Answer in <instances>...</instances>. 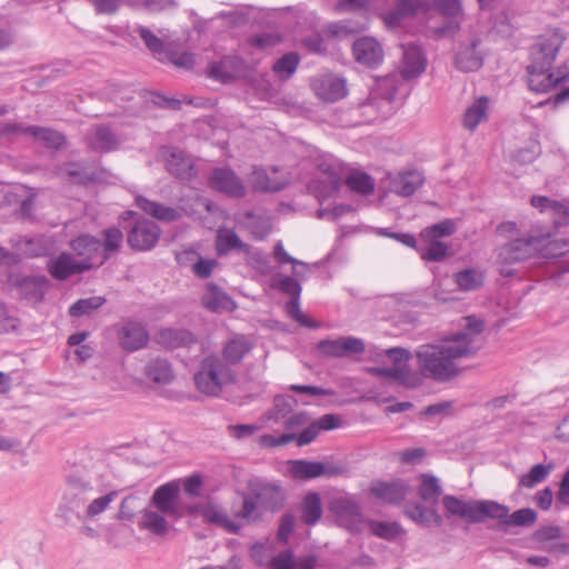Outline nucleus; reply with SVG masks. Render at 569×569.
Here are the masks:
<instances>
[{"mask_svg":"<svg viewBox=\"0 0 569 569\" xmlns=\"http://www.w3.org/2000/svg\"><path fill=\"white\" fill-rule=\"evenodd\" d=\"M117 338L119 346L123 350L133 352L144 348L149 342L150 336L141 321L129 319L119 327Z\"/></svg>","mask_w":569,"mask_h":569,"instance_id":"10","label":"nucleus"},{"mask_svg":"<svg viewBox=\"0 0 569 569\" xmlns=\"http://www.w3.org/2000/svg\"><path fill=\"white\" fill-rule=\"evenodd\" d=\"M248 244L241 241L239 236L231 229H219L217 232L216 249L219 256L227 254L232 250L248 251Z\"/></svg>","mask_w":569,"mask_h":569,"instance_id":"40","label":"nucleus"},{"mask_svg":"<svg viewBox=\"0 0 569 569\" xmlns=\"http://www.w3.org/2000/svg\"><path fill=\"white\" fill-rule=\"evenodd\" d=\"M543 241V237H528L506 243L499 249L497 262L499 264H512L525 261L538 253Z\"/></svg>","mask_w":569,"mask_h":569,"instance_id":"6","label":"nucleus"},{"mask_svg":"<svg viewBox=\"0 0 569 569\" xmlns=\"http://www.w3.org/2000/svg\"><path fill=\"white\" fill-rule=\"evenodd\" d=\"M70 248L80 258L78 262L84 271L93 267H100L101 259V241L90 234H80L70 242Z\"/></svg>","mask_w":569,"mask_h":569,"instance_id":"11","label":"nucleus"},{"mask_svg":"<svg viewBox=\"0 0 569 569\" xmlns=\"http://www.w3.org/2000/svg\"><path fill=\"white\" fill-rule=\"evenodd\" d=\"M86 140L89 148L98 152H109L119 146L117 136L107 126H96L88 130Z\"/></svg>","mask_w":569,"mask_h":569,"instance_id":"23","label":"nucleus"},{"mask_svg":"<svg viewBox=\"0 0 569 569\" xmlns=\"http://www.w3.org/2000/svg\"><path fill=\"white\" fill-rule=\"evenodd\" d=\"M166 516L167 515L160 512L158 509L143 508L139 520V528L157 536H163L169 530Z\"/></svg>","mask_w":569,"mask_h":569,"instance_id":"37","label":"nucleus"},{"mask_svg":"<svg viewBox=\"0 0 569 569\" xmlns=\"http://www.w3.org/2000/svg\"><path fill=\"white\" fill-rule=\"evenodd\" d=\"M316 349L325 358H346L361 355L366 350V345L362 339L348 336L320 340Z\"/></svg>","mask_w":569,"mask_h":569,"instance_id":"7","label":"nucleus"},{"mask_svg":"<svg viewBox=\"0 0 569 569\" xmlns=\"http://www.w3.org/2000/svg\"><path fill=\"white\" fill-rule=\"evenodd\" d=\"M97 493L96 488L89 476L84 472L76 471L67 476L62 492L63 506L69 510H76L82 507Z\"/></svg>","mask_w":569,"mask_h":569,"instance_id":"5","label":"nucleus"},{"mask_svg":"<svg viewBox=\"0 0 569 569\" xmlns=\"http://www.w3.org/2000/svg\"><path fill=\"white\" fill-rule=\"evenodd\" d=\"M299 63V54L288 52L273 63L272 70L281 80H287L296 72Z\"/></svg>","mask_w":569,"mask_h":569,"instance_id":"49","label":"nucleus"},{"mask_svg":"<svg viewBox=\"0 0 569 569\" xmlns=\"http://www.w3.org/2000/svg\"><path fill=\"white\" fill-rule=\"evenodd\" d=\"M350 113L353 126L371 123L380 116V101L372 97L368 101L352 107Z\"/></svg>","mask_w":569,"mask_h":569,"instance_id":"38","label":"nucleus"},{"mask_svg":"<svg viewBox=\"0 0 569 569\" xmlns=\"http://www.w3.org/2000/svg\"><path fill=\"white\" fill-rule=\"evenodd\" d=\"M302 510V520L307 525H315L322 516V506L320 496L317 492L308 493L301 506Z\"/></svg>","mask_w":569,"mask_h":569,"instance_id":"44","label":"nucleus"},{"mask_svg":"<svg viewBox=\"0 0 569 569\" xmlns=\"http://www.w3.org/2000/svg\"><path fill=\"white\" fill-rule=\"evenodd\" d=\"M541 237L545 238V241L541 243V248L538 250L541 257L550 259L569 253V240H549V236L543 234Z\"/></svg>","mask_w":569,"mask_h":569,"instance_id":"52","label":"nucleus"},{"mask_svg":"<svg viewBox=\"0 0 569 569\" xmlns=\"http://www.w3.org/2000/svg\"><path fill=\"white\" fill-rule=\"evenodd\" d=\"M159 226L150 220L136 221L127 234V242L136 251L151 250L160 238Z\"/></svg>","mask_w":569,"mask_h":569,"instance_id":"9","label":"nucleus"},{"mask_svg":"<svg viewBox=\"0 0 569 569\" xmlns=\"http://www.w3.org/2000/svg\"><path fill=\"white\" fill-rule=\"evenodd\" d=\"M236 380V370L230 369L217 353L203 357L193 373L197 390L208 397L220 396L223 388L234 383Z\"/></svg>","mask_w":569,"mask_h":569,"instance_id":"3","label":"nucleus"},{"mask_svg":"<svg viewBox=\"0 0 569 569\" xmlns=\"http://www.w3.org/2000/svg\"><path fill=\"white\" fill-rule=\"evenodd\" d=\"M423 181L425 178L420 171L410 170L400 173L392 181V186L396 193L402 197H410L422 186Z\"/></svg>","mask_w":569,"mask_h":569,"instance_id":"36","label":"nucleus"},{"mask_svg":"<svg viewBox=\"0 0 569 569\" xmlns=\"http://www.w3.org/2000/svg\"><path fill=\"white\" fill-rule=\"evenodd\" d=\"M269 569H297L295 553L291 550H283L270 558Z\"/></svg>","mask_w":569,"mask_h":569,"instance_id":"61","label":"nucleus"},{"mask_svg":"<svg viewBox=\"0 0 569 569\" xmlns=\"http://www.w3.org/2000/svg\"><path fill=\"white\" fill-rule=\"evenodd\" d=\"M271 287L290 296V298H300L301 286L292 277L277 276L272 279Z\"/></svg>","mask_w":569,"mask_h":569,"instance_id":"58","label":"nucleus"},{"mask_svg":"<svg viewBox=\"0 0 569 569\" xmlns=\"http://www.w3.org/2000/svg\"><path fill=\"white\" fill-rule=\"evenodd\" d=\"M202 306L216 313L231 312L237 308L233 299L214 283H207L201 297Z\"/></svg>","mask_w":569,"mask_h":569,"instance_id":"16","label":"nucleus"},{"mask_svg":"<svg viewBox=\"0 0 569 569\" xmlns=\"http://www.w3.org/2000/svg\"><path fill=\"white\" fill-rule=\"evenodd\" d=\"M353 56L356 60L368 67H376L381 63L383 52L380 43L370 37L360 38L355 41Z\"/></svg>","mask_w":569,"mask_h":569,"instance_id":"19","label":"nucleus"},{"mask_svg":"<svg viewBox=\"0 0 569 569\" xmlns=\"http://www.w3.org/2000/svg\"><path fill=\"white\" fill-rule=\"evenodd\" d=\"M456 232L455 222L450 219L442 220L432 226L426 227L421 232L420 237L423 240H439L443 237H450Z\"/></svg>","mask_w":569,"mask_h":569,"instance_id":"50","label":"nucleus"},{"mask_svg":"<svg viewBox=\"0 0 569 569\" xmlns=\"http://www.w3.org/2000/svg\"><path fill=\"white\" fill-rule=\"evenodd\" d=\"M157 339L159 343L170 349L187 347L196 342V337L191 331L173 328L160 330Z\"/></svg>","mask_w":569,"mask_h":569,"instance_id":"32","label":"nucleus"},{"mask_svg":"<svg viewBox=\"0 0 569 569\" xmlns=\"http://www.w3.org/2000/svg\"><path fill=\"white\" fill-rule=\"evenodd\" d=\"M553 468L555 466L551 462L548 465L538 463L532 466L527 473L520 477L519 486L528 489L536 487L549 477Z\"/></svg>","mask_w":569,"mask_h":569,"instance_id":"47","label":"nucleus"},{"mask_svg":"<svg viewBox=\"0 0 569 569\" xmlns=\"http://www.w3.org/2000/svg\"><path fill=\"white\" fill-rule=\"evenodd\" d=\"M369 528L371 532L387 540L396 538L400 533V526L397 522L370 521Z\"/></svg>","mask_w":569,"mask_h":569,"instance_id":"59","label":"nucleus"},{"mask_svg":"<svg viewBox=\"0 0 569 569\" xmlns=\"http://www.w3.org/2000/svg\"><path fill=\"white\" fill-rule=\"evenodd\" d=\"M26 132H29V136L33 137L36 140L42 142L47 148L50 149H59L64 142L66 138L62 133L51 128L39 127V126H27L24 129Z\"/></svg>","mask_w":569,"mask_h":569,"instance_id":"42","label":"nucleus"},{"mask_svg":"<svg viewBox=\"0 0 569 569\" xmlns=\"http://www.w3.org/2000/svg\"><path fill=\"white\" fill-rule=\"evenodd\" d=\"M166 168L174 177L181 180L191 179L196 171L192 161L183 152L166 148Z\"/></svg>","mask_w":569,"mask_h":569,"instance_id":"21","label":"nucleus"},{"mask_svg":"<svg viewBox=\"0 0 569 569\" xmlns=\"http://www.w3.org/2000/svg\"><path fill=\"white\" fill-rule=\"evenodd\" d=\"M479 40L472 39L469 44L462 46L456 54L457 67L465 71H476L482 66V54L478 51Z\"/></svg>","mask_w":569,"mask_h":569,"instance_id":"30","label":"nucleus"},{"mask_svg":"<svg viewBox=\"0 0 569 569\" xmlns=\"http://www.w3.org/2000/svg\"><path fill=\"white\" fill-rule=\"evenodd\" d=\"M250 492L258 500L260 508L271 512L280 510L286 499L283 489L274 482L257 481L250 485Z\"/></svg>","mask_w":569,"mask_h":569,"instance_id":"12","label":"nucleus"},{"mask_svg":"<svg viewBox=\"0 0 569 569\" xmlns=\"http://www.w3.org/2000/svg\"><path fill=\"white\" fill-rule=\"evenodd\" d=\"M402 54L401 73L405 79L416 78L425 71L427 60L420 47L411 43L403 44Z\"/></svg>","mask_w":569,"mask_h":569,"instance_id":"22","label":"nucleus"},{"mask_svg":"<svg viewBox=\"0 0 569 569\" xmlns=\"http://www.w3.org/2000/svg\"><path fill=\"white\" fill-rule=\"evenodd\" d=\"M428 246L421 250L420 256L425 261H441L448 256L449 246L440 240H426Z\"/></svg>","mask_w":569,"mask_h":569,"instance_id":"55","label":"nucleus"},{"mask_svg":"<svg viewBox=\"0 0 569 569\" xmlns=\"http://www.w3.org/2000/svg\"><path fill=\"white\" fill-rule=\"evenodd\" d=\"M483 322L475 317L466 318V328L441 345L420 346L416 351L417 362L423 378L439 383L449 382L462 373L458 361L477 353L476 338L482 332Z\"/></svg>","mask_w":569,"mask_h":569,"instance_id":"1","label":"nucleus"},{"mask_svg":"<svg viewBox=\"0 0 569 569\" xmlns=\"http://www.w3.org/2000/svg\"><path fill=\"white\" fill-rule=\"evenodd\" d=\"M18 289L23 299L39 302L48 289V279L43 276L24 277L19 281Z\"/></svg>","mask_w":569,"mask_h":569,"instance_id":"31","label":"nucleus"},{"mask_svg":"<svg viewBox=\"0 0 569 569\" xmlns=\"http://www.w3.org/2000/svg\"><path fill=\"white\" fill-rule=\"evenodd\" d=\"M369 371L376 377L390 378L409 388H416L422 382L421 377L410 368L375 367Z\"/></svg>","mask_w":569,"mask_h":569,"instance_id":"27","label":"nucleus"},{"mask_svg":"<svg viewBox=\"0 0 569 569\" xmlns=\"http://www.w3.org/2000/svg\"><path fill=\"white\" fill-rule=\"evenodd\" d=\"M443 507L448 516H458L471 523L483 522L489 517H499L501 510L492 500H468L463 501L455 496H445Z\"/></svg>","mask_w":569,"mask_h":569,"instance_id":"4","label":"nucleus"},{"mask_svg":"<svg viewBox=\"0 0 569 569\" xmlns=\"http://www.w3.org/2000/svg\"><path fill=\"white\" fill-rule=\"evenodd\" d=\"M118 497V491L113 490L108 492L104 496L98 497V498H91L89 505L86 508V517L87 518H94L99 515H101L103 511L107 510L109 505L116 500Z\"/></svg>","mask_w":569,"mask_h":569,"instance_id":"56","label":"nucleus"},{"mask_svg":"<svg viewBox=\"0 0 569 569\" xmlns=\"http://www.w3.org/2000/svg\"><path fill=\"white\" fill-rule=\"evenodd\" d=\"M106 303V298L101 296H92L89 298L79 299L69 308V313L72 317H82L91 313L93 310L99 309Z\"/></svg>","mask_w":569,"mask_h":569,"instance_id":"51","label":"nucleus"},{"mask_svg":"<svg viewBox=\"0 0 569 569\" xmlns=\"http://www.w3.org/2000/svg\"><path fill=\"white\" fill-rule=\"evenodd\" d=\"M429 8L428 0H396L395 8L385 14V22L389 27H397L405 18L413 17Z\"/></svg>","mask_w":569,"mask_h":569,"instance_id":"18","label":"nucleus"},{"mask_svg":"<svg viewBox=\"0 0 569 569\" xmlns=\"http://www.w3.org/2000/svg\"><path fill=\"white\" fill-rule=\"evenodd\" d=\"M161 61H168L177 68L191 69L194 64L193 54L190 52L166 51Z\"/></svg>","mask_w":569,"mask_h":569,"instance_id":"62","label":"nucleus"},{"mask_svg":"<svg viewBox=\"0 0 569 569\" xmlns=\"http://www.w3.org/2000/svg\"><path fill=\"white\" fill-rule=\"evenodd\" d=\"M340 473L337 467L317 461L296 460L291 465V475L296 479L309 480L321 476H336Z\"/></svg>","mask_w":569,"mask_h":569,"instance_id":"20","label":"nucleus"},{"mask_svg":"<svg viewBox=\"0 0 569 569\" xmlns=\"http://www.w3.org/2000/svg\"><path fill=\"white\" fill-rule=\"evenodd\" d=\"M250 350V342L243 336H237L224 343L220 358L230 369H234Z\"/></svg>","mask_w":569,"mask_h":569,"instance_id":"28","label":"nucleus"},{"mask_svg":"<svg viewBox=\"0 0 569 569\" xmlns=\"http://www.w3.org/2000/svg\"><path fill=\"white\" fill-rule=\"evenodd\" d=\"M209 187L231 197L240 198L246 189L239 177L229 168H216L210 178Z\"/></svg>","mask_w":569,"mask_h":569,"instance_id":"14","label":"nucleus"},{"mask_svg":"<svg viewBox=\"0 0 569 569\" xmlns=\"http://www.w3.org/2000/svg\"><path fill=\"white\" fill-rule=\"evenodd\" d=\"M136 32L140 36L146 47L159 59L162 60L164 50L162 40L157 37L151 30L146 27L139 26Z\"/></svg>","mask_w":569,"mask_h":569,"instance_id":"54","label":"nucleus"},{"mask_svg":"<svg viewBox=\"0 0 569 569\" xmlns=\"http://www.w3.org/2000/svg\"><path fill=\"white\" fill-rule=\"evenodd\" d=\"M330 510L337 522L352 532H360L365 521L359 505L351 498L340 497L332 500Z\"/></svg>","mask_w":569,"mask_h":569,"instance_id":"8","label":"nucleus"},{"mask_svg":"<svg viewBox=\"0 0 569 569\" xmlns=\"http://www.w3.org/2000/svg\"><path fill=\"white\" fill-rule=\"evenodd\" d=\"M409 491V485L402 479L391 481H375L370 487V493L387 503H401Z\"/></svg>","mask_w":569,"mask_h":569,"instance_id":"15","label":"nucleus"},{"mask_svg":"<svg viewBox=\"0 0 569 569\" xmlns=\"http://www.w3.org/2000/svg\"><path fill=\"white\" fill-rule=\"evenodd\" d=\"M299 299L300 298H291L287 305H286V309H287V312L288 315L295 320L297 321L299 325L303 326V327H307V328H311V329H317L319 328V325L312 320H310L301 310H300V303H299Z\"/></svg>","mask_w":569,"mask_h":569,"instance_id":"60","label":"nucleus"},{"mask_svg":"<svg viewBox=\"0 0 569 569\" xmlns=\"http://www.w3.org/2000/svg\"><path fill=\"white\" fill-rule=\"evenodd\" d=\"M489 99L485 96L476 99L470 106L467 107L463 117L462 126L466 130L473 132L477 127L488 120Z\"/></svg>","mask_w":569,"mask_h":569,"instance_id":"29","label":"nucleus"},{"mask_svg":"<svg viewBox=\"0 0 569 569\" xmlns=\"http://www.w3.org/2000/svg\"><path fill=\"white\" fill-rule=\"evenodd\" d=\"M318 170L327 178L325 190L321 192L322 196H330L337 192L342 182L340 174L341 164L339 161L333 158L323 159L318 163Z\"/></svg>","mask_w":569,"mask_h":569,"instance_id":"33","label":"nucleus"},{"mask_svg":"<svg viewBox=\"0 0 569 569\" xmlns=\"http://www.w3.org/2000/svg\"><path fill=\"white\" fill-rule=\"evenodd\" d=\"M405 513L411 520L425 527H429L431 525L440 526L442 523L441 516L435 509L427 508L419 502L408 506Z\"/></svg>","mask_w":569,"mask_h":569,"instance_id":"41","label":"nucleus"},{"mask_svg":"<svg viewBox=\"0 0 569 569\" xmlns=\"http://www.w3.org/2000/svg\"><path fill=\"white\" fill-rule=\"evenodd\" d=\"M199 513L203 517L207 522L220 526L228 532L238 533L240 526L231 521L228 515L217 505L206 503L199 507Z\"/></svg>","mask_w":569,"mask_h":569,"instance_id":"34","label":"nucleus"},{"mask_svg":"<svg viewBox=\"0 0 569 569\" xmlns=\"http://www.w3.org/2000/svg\"><path fill=\"white\" fill-rule=\"evenodd\" d=\"M102 239L99 263H104L120 251L123 243V233L117 227L107 228L102 231Z\"/></svg>","mask_w":569,"mask_h":569,"instance_id":"39","label":"nucleus"},{"mask_svg":"<svg viewBox=\"0 0 569 569\" xmlns=\"http://www.w3.org/2000/svg\"><path fill=\"white\" fill-rule=\"evenodd\" d=\"M311 88L318 98L327 102H335L347 94L346 80L333 74L313 78Z\"/></svg>","mask_w":569,"mask_h":569,"instance_id":"13","label":"nucleus"},{"mask_svg":"<svg viewBox=\"0 0 569 569\" xmlns=\"http://www.w3.org/2000/svg\"><path fill=\"white\" fill-rule=\"evenodd\" d=\"M418 493L423 501L436 503L442 493L438 478L429 473H422Z\"/></svg>","mask_w":569,"mask_h":569,"instance_id":"46","label":"nucleus"},{"mask_svg":"<svg viewBox=\"0 0 569 569\" xmlns=\"http://www.w3.org/2000/svg\"><path fill=\"white\" fill-rule=\"evenodd\" d=\"M500 509L497 511L499 517H489V519L498 520L500 523L509 527H529L537 520V512L530 508H522L509 515V508L495 501Z\"/></svg>","mask_w":569,"mask_h":569,"instance_id":"26","label":"nucleus"},{"mask_svg":"<svg viewBox=\"0 0 569 569\" xmlns=\"http://www.w3.org/2000/svg\"><path fill=\"white\" fill-rule=\"evenodd\" d=\"M549 214L551 216L556 228L568 226L569 224V203L557 201L553 204L552 210H550Z\"/></svg>","mask_w":569,"mask_h":569,"instance_id":"64","label":"nucleus"},{"mask_svg":"<svg viewBox=\"0 0 569 569\" xmlns=\"http://www.w3.org/2000/svg\"><path fill=\"white\" fill-rule=\"evenodd\" d=\"M566 37L559 30H550L540 36L530 50V63L527 67L528 87L537 93H547L569 79L567 67L552 71V64Z\"/></svg>","mask_w":569,"mask_h":569,"instance_id":"2","label":"nucleus"},{"mask_svg":"<svg viewBox=\"0 0 569 569\" xmlns=\"http://www.w3.org/2000/svg\"><path fill=\"white\" fill-rule=\"evenodd\" d=\"M144 375L148 379L159 385H168L174 375L171 365L162 358H154L144 366Z\"/></svg>","mask_w":569,"mask_h":569,"instance_id":"35","label":"nucleus"},{"mask_svg":"<svg viewBox=\"0 0 569 569\" xmlns=\"http://www.w3.org/2000/svg\"><path fill=\"white\" fill-rule=\"evenodd\" d=\"M345 182L351 191L362 196L371 194L375 190V181L366 172L352 171Z\"/></svg>","mask_w":569,"mask_h":569,"instance_id":"48","label":"nucleus"},{"mask_svg":"<svg viewBox=\"0 0 569 569\" xmlns=\"http://www.w3.org/2000/svg\"><path fill=\"white\" fill-rule=\"evenodd\" d=\"M57 174L60 177H67L71 181L82 183L87 180L86 172L79 163L68 162L60 166L57 170Z\"/></svg>","mask_w":569,"mask_h":569,"instance_id":"63","label":"nucleus"},{"mask_svg":"<svg viewBox=\"0 0 569 569\" xmlns=\"http://www.w3.org/2000/svg\"><path fill=\"white\" fill-rule=\"evenodd\" d=\"M483 272L478 269H465L455 274V282L462 291H473L482 287Z\"/></svg>","mask_w":569,"mask_h":569,"instance_id":"45","label":"nucleus"},{"mask_svg":"<svg viewBox=\"0 0 569 569\" xmlns=\"http://www.w3.org/2000/svg\"><path fill=\"white\" fill-rule=\"evenodd\" d=\"M143 510V499L136 495H129L121 501L119 512H118V519L119 520H128L132 521L136 513L138 511L142 512Z\"/></svg>","mask_w":569,"mask_h":569,"instance_id":"53","label":"nucleus"},{"mask_svg":"<svg viewBox=\"0 0 569 569\" xmlns=\"http://www.w3.org/2000/svg\"><path fill=\"white\" fill-rule=\"evenodd\" d=\"M179 487L174 482H168L159 488L152 495L151 505L164 515H177V497Z\"/></svg>","mask_w":569,"mask_h":569,"instance_id":"25","label":"nucleus"},{"mask_svg":"<svg viewBox=\"0 0 569 569\" xmlns=\"http://www.w3.org/2000/svg\"><path fill=\"white\" fill-rule=\"evenodd\" d=\"M50 274L58 280H66L71 276L83 272V268L72 254L62 252L51 258L47 263Z\"/></svg>","mask_w":569,"mask_h":569,"instance_id":"24","label":"nucleus"},{"mask_svg":"<svg viewBox=\"0 0 569 569\" xmlns=\"http://www.w3.org/2000/svg\"><path fill=\"white\" fill-rule=\"evenodd\" d=\"M260 507L258 500L250 492V495H246L243 497L242 507L239 511L236 512V518L242 519L246 522H253L260 519V513L258 512V508Z\"/></svg>","mask_w":569,"mask_h":569,"instance_id":"57","label":"nucleus"},{"mask_svg":"<svg viewBox=\"0 0 569 569\" xmlns=\"http://www.w3.org/2000/svg\"><path fill=\"white\" fill-rule=\"evenodd\" d=\"M287 184L286 179L270 177L263 169H254L252 172V186L257 191L276 192Z\"/></svg>","mask_w":569,"mask_h":569,"instance_id":"43","label":"nucleus"},{"mask_svg":"<svg viewBox=\"0 0 569 569\" xmlns=\"http://www.w3.org/2000/svg\"><path fill=\"white\" fill-rule=\"evenodd\" d=\"M134 203L146 214L162 222L177 221L181 219L184 213L182 208L168 207L157 201H151L143 196H137Z\"/></svg>","mask_w":569,"mask_h":569,"instance_id":"17","label":"nucleus"}]
</instances>
